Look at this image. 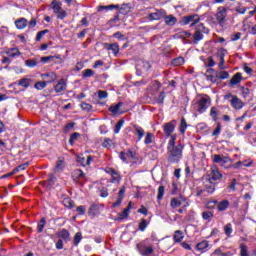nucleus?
Segmentation results:
<instances>
[{"label": "nucleus", "mask_w": 256, "mask_h": 256, "mask_svg": "<svg viewBox=\"0 0 256 256\" xmlns=\"http://www.w3.org/2000/svg\"><path fill=\"white\" fill-rule=\"evenodd\" d=\"M15 25H16V29H25V27H27L29 21L26 18H19L17 20H15Z\"/></svg>", "instance_id": "25"}, {"label": "nucleus", "mask_w": 256, "mask_h": 256, "mask_svg": "<svg viewBox=\"0 0 256 256\" xmlns=\"http://www.w3.org/2000/svg\"><path fill=\"white\" fill-rule=\"evenodd\" d=\"M104 9H106V11L109 10H113V9H119V5H108V6H99L98 7V11H104Z\"/></svg>", "instance_id": "47"}, {"label": "nucleus", "mask_w": 256, "mask_h": 256, "mask_svg": "<svg viewBox=\"0 0 256 256\" xmlns=\"http://www.w3.org/2000/svg\"><path fill=\"white\" fill-rule=\"evenodd\" d=\"M164 101H165V92L162 91L160 92L158 98L156 99V103L158 105H163Z\"/></svg>", "instance_id": "56"}, {"label": "nucleus", "mask_w": 256, "mask_h": 256, "mask_svg": "<svg viewBox=\"0 0 256 256\" xmlns=\"http://www.w3.org/2000/svg\"><path fill=\"white\" fill-rule=\"evenodd\" d=\"M163 195H165V186H159L157 195L158 201H161V199H163Z\"/></svg>", "instance_id": "54"}, {"label": "nucleus", "mask_w": 256, "mask_h": 256, "mask_svg": "<svg viewBox=\"0 0 256 256\" xmlns=\"http://www.w3.org/2000/svg\"><path fill=\"white\" fill-rule=\"evenodd\" d=\"M149 225V223H147L146 219H142L141 222L139 223L138 229L140 231H145L147 229V226Z\"/></svg>", "instance_id": "52"}, {"label": "nucleus", "mask_w": 256, "mask_h": 256, "mask_svg": "<svg viewBox=\"0 0 256 256\" xmlns=\"http://www.w3.org/2000/svg\"><path fill=\"white\" fill-rule=\"evenodd\" d=\"M165 25H168V27H173V25L177 24V17L173 15H167L164 16Z\"/></svg>", "instance_id": "20"}, {"label": "nucleus", "mask_w": 256, "mask_h": 256, "mask_svg": "<svg viewBox=\"0 0 256 256\" xmlns=\"http://www.w3.org/2000/svg\"><path fill=\"white\" fill-rule=\"evenodd\" d=\"M164 134L166 137H173V132L175 131V121L167 122L163 125Z\"/></svg>", "instance_id": "10"}, {"label": "nucleus", "mask_w": 256, "mask_h": 256, "mask_svg": "<svg viewBox=\"0 0 256 256\" xmlns=\"http://www.w3.org/2000/svg\"><path fill=\"white\" fill-rule=\"evenodd\" d=\"M76 211H77L78 215H85L87 208L85 206H78L76 208Z\"/></svg>", "instance_id": "64"}, {"label": "nucleus", "mask_w": 256, "mask_h": 256, "mask_svg": "<svg viewBox=\"0 0 256 256\" xmlns=\"http://www.w3.org/2000/svg\"><path fill=\"white\" fill-rule=\"evenodd\" d=\"M212 161L220 165V167H224L225 169H227L229 167V165L227 164L231 163V158L229 156L215 154L212 156Z\"/></svg>", "instance_id": "6"}, {"label": "nucleus", "mask_w": 256, "mask_h": 256, "mask_svg": "<svg viewBox=\"0 0 256 256\" xmlns=\"http://www.w3.org/2000/svg\"><path fill=\"white\" fill-rule=\"evenodd\" d=\"M95 75V72L91 69H86L82 72V76L87 78V77H93Z\"/></svg>", "instance_id": "60"}, {"label": "nucleus", "mask_w": 256, "mask_h": 256, "mask_svg": "<svg viewBox=\"0 0 256 256\" xmlns=\"http://www.w3.org/2000/svg\"><path fill=\"white\" fill-rule=\"evenodd\" d=\"M6 55L12 59H15V57H19L21 55V51H19L18 48H10L6 51Z\"/></svg>", "instance_id": "27"}, {"label": "nucleus", "mask_w": 256, "mask_h": 256, "mask_svg": "<svg viewBox=\"0 0 256 256\" xmlns=\"http://www.w3.org/2000/svg\"><path fill=\"white\" fill-rule=\"evenodd\" d=\"M25 65L26 67H30V68L37 67V65H39V59L37 58L28 59L25 61Z\"/></svg>", "instance_id": "34"}, {"label": "nucleus", "mask_w": 256, "mask_h": 256, "mask_svg": "<svg viewBox=\"0 0 256 256\" xmlns=\"http://www.w3.org/2000/svg\"><path fill=\"white\" fill-rule=\"evenodd\" d=\"M122 106H123V103L118 102L116 105L110 106L108 111H110V113H113V115H117V113H119V110L121 109Z\"/></svg>", "instance_id": "32"}, {"label": "nucleus", "mask_w": 256, "mask_h": 256, "mask_svg": "<svg viewBox=\"0 0 256 256\" xmlns=\"http://www.w3.org/2000/svg\"><path fill=\"white\" fill-rule=\"evenodd\" d=\"M205 35H209V28L203 23H199L195 26V32L192 34L193 45H199V41H203Z\"/></svg>", "instance_id": "3"}, {"label": "nucleus", "mask_w": 256, "mask_h": 256, "mask_svg": "<svg viewBox=\"0 0 256 256\" xmlns=\"http://www.w3.org/2000/svg\"><path fill=\"white\" fill-rule=\"evenodd\" d=\"M78 163H80L83 167H87V165H91V161H93V157L87 156L86 158L84 156H78L77 157Z\"/></svg>", "instance_id": "22"}, {"label": "nucleus", "mask_w": 256, "mask_h": 256, "mask_svg": "<svg viewBox=\"0 0 256 256\" xmlns=\"http://www.w3.org/2000/svg\"><path fill=\"white\" fill-rule=\"evenodd\" d=\"M50 7L54 13H59L63 9V3L59 0H52Z\"/></svg>", "instance_id": "21"}, {"label": "nucleus", "mask_w": 256, "mask_h": 256, "mask_svg": "<svg viewBox=\"0 0 256 256\" xmlns=\"http://www.w3.org/2000/svg\"><path fill=\"white\" fill-rule=\"evenodd\" d=\"M217 204V209L220 212L227 211V209L229 208V200H222Z\"/></svg>", "instance_id": "29"}, {"label": "nucleus", "mask_w": 256, "mask_h": 256, "mask_svg": "<svg viewBox=\"0 0 256 256\" xmlns=\"http://www.w3.org/2000/svg\"><path fill=\"white\" fill-rule=\"evenodd\" d=\"M216 78L217 79H221V80L229 79V72H227V71H220V72H218L216 74Z\"/></svg>", "instance_id": "44"}, {"label": "nucleus", "mask_w": 256, "mask_h": 256, "mask_svg": "<svg viewBox=\"0 0 256 256\" xmlns=\"http://www.w3.org/2000/svg\"><path fill=\"white\" fill-rule=\"evenodd\" d=\"M155 137V135H153V133H147L144 143L145 145H151V143H153V138Z\"/></svg>", "instance_id": "50"}, {"label": "nucleus", "mask_w": 256, "mask_h": 256, "mask_svg": "<svg viewBox=\"0 0 256 256\" xmlns=\"http://www.w3.org/2000/svg\"><path fill=\"white\" fill-rule=\"evenodd\" d=\"M222 179H223V174H221V172L219 171V168H217V166L212 167L208 180L214 182V181H221Z\"/></svg>", "instance_id": "9"}, {"label": "nucleus", "mask_w": 256, "mask_h": 256, "mask_svg": "<svg viewBox=\"0 0 256 256\" xmlns=\"http://www.w3.org/2000/svg\"><path fill=\"white\" fill-rule=\"evenodd\" d=\"M101 213V206L99 204H92L88 209V215L95 217Z\"/></svg>", "instance_id": "17"}, {"label": "nucleus", "mask_w": 256, "mask_h": 256, "mask_svg": "<svg viewBox=\"0 0 256 256\" xmlns=\"http://www.w3.org/2000/svg\"><path fill=\"white\" fill-rule=\"evenodd\" d=\"M104 49H107V51H111L114 53V55H119V44L118 43H104L103 44Z\"/></svg>", "instance_id": "16"}, {"label": "nucleus", "mask_w": 256, "mask_h": 256, "mask_svg": "<svg viewBox=\"0 0 256 256\" xmlns=\"http://www.w3.org/2000/svg\"><path fill=\"white\" fill-rule=\"evenodd\" d=\"M209 247V241L204 240L196 245L197 251H204V249H207Z\"/></svg>", "instance_id": "37"}, {"label": "nucleus", "mask_w": 256, "mask_h": 256, "mask_svg": "<svg viewBox=\"0 0 256 256\" xmlns=\"http://www.w3.org/2000/svg\"><path fill=\"white\" fill-rule=\"evenodd\" d=\"M80 106L83 111H91V109H93V106L87 102H82Z\"/></svg>", "instance_id": "63"}, {"label": "nucleus", "mask_w": 256, "mask_h": 256, "mask_svg": "<svg viewBox=\"0 0 256 256\" xmlns=\"http://www.w3.org/2000/svg\"><path fill=\"white\" fill-rule=\"evenodd\" d=\"M185 239V235L183 234V231L181 230H176L174 232V242L175 243H181Z\"/></svg>", "instance_id": "30"}, {"label": "nucleus", "mask_w": 256, "mask_h": 256, "mask_svg": "<svg viewBox=\"0 0 256 256\" xmlns=\"http://www.w3.org/2000/svg\"><path fill=\"white\" fill-rule=\"evenodd\" d=\"M126 157H127L128 160L131 159L132 161L135 162V160L137 159V152H135V150L129 149L126 152Z\"/></svg>", "instance_id": "40"}, {"label": "nucleus", "mask_w": 256, "mask_h": 256, "mask_svg": "<svg viewBox=\"0 0 256 256\" xmlns=\"http://www.w3.org/2000/svg\"><path fill=\"white\" fill-rule=\"evenodd\" d=\"M45 225H47V219L45 217L41 218L37 225V232L43 233V229H45Z\"/></svg>", "instance_id": "33"}, {"label": "nucleus", "mask_w": 256, "mask_h": 256, "mask_svg": "<svg viewBox=\"0 0 256 256\" xmlns=\"http://www.w3.org/2000/svg\"><path fill=\"white\" fill-rule=\"evenodd\" d=\"M224 233L227 237H231V233H233V228L231 227V223H228L224 226Z\"/></svg>", "instance_id": "49"}, {"label": "nucleus", "mask_w": 256, "mask_h": 256, "mask_svg": "<svg viewBox=\"0 0 256 256\" xmlns=\"http://www.w3.org/2000/svg\"><path fill=\"white\" fill-rule=\"evenodd\" d=\"M219 115H221V112L219 111V109L217 107L213 106L210 109V117H211L212 121L217 123V121H219Z\"/></svg>", "instance_id": "23"}, {"label": "nucleus", "mask_w": 256, "mask_h": 256, "mask_svg": "<svg viewBox=\"0 0 256 256\" xmlns=\"http://www.w3.org/2000/svg\"><path fill=\"white\" fill-rule=\"evenodd\" d=\"M221 135V123L218 122L215 130L212 133V137H219Z\"/></svg>", "instance_id": "55"}, {"label": "nucleus", "mask_w": 256, "mask_h": 256, "mask_svg": "<svg viewBox=\"0 0 256 256\" xmlns=\"http://www.w3.org/2000/svg\"><path fill=\"white\" fill-rule=\"evenodd\" d=\"M42 77L46 83H53V81L57 80V74L54 72L43 74Z\"/></svg>", "instance_id": "26"}, {"label": "nucleus", "mask_w": 256, "mask_h": 256, "mask_svg": "<svg viewBox=\"0 0 256 256\" xmlns=\"http://www.w3.org/2000/svg\"><path fill=\"white\" fill-rule=\"evenodd\" d=\"M111 183H119L121 181V175H119V172L114 171V173L111 175Z\"/></svg>", "instance_id": "46"}, {"label": "nucleus", "mask_w": 256, "mask_h": 256, "mask_svg": "<svg viewBox=\"0 0 256 256\" xmlns=\"http://www.w3.org/2000/svg\"><path fill=\"white\" fill-rule=\"evenodd\" d=\"M82 239H83V234L81 232H77L74 236V245H75V247L79 246V243H81Z\"/></svg>", "instance_id": "41"}, {"label": "nucleus", "mask_w": 256, "mask_h": 256, "mask_svg": "<svg viewBox=\"0 0 256 256\" xmlns=\"http://www.w3.org/2000/svg\"><path fill=\"white\" fill-rule=\"evenodd\" d=\"M137 251L140 253L142 256H151L154 253L153 245L147 243V241H142L139 242L137 245Z\"/></svg>", "instance_id": "4"}, {"label": "nucleus", "mask_w": 256, "mask_h": 256, "mask_svg": "<svg viewBox=\"0 0 256 256\" xmlns=\"http://www.w3.org/2000/svg\"><path fill=\"white\" fill-rule=\"evenodd\" d=\"M184 63H185V58L183 57L174 58L172 60V65H174L175 67H181V65H183Z\"/></svg>", "instance_id": "39"}, {"label": "nucleus", "mask_w": 256, "mask_h": 256, "mask_svg": "<svg viewBox=\"0 0 256 256\" xmlns=\"http://www.w3.org/2000/svg\"><path fill=\"white\" fill-rule=\"evenodd\" d=\"M183 203H187V198H185L184 196L172 198L170 201V207H172V209H177V207H181Z\"/></svg>", "instance_id": "12"}, {"label": "nucleus", "mask_w": 256, "mask_h": 256, "mask_svg": "<svg viewBox=\"0 0 256 256\" xmlns=\"http://www.w3.org/2000/svg\"><path fill=\"white\" fill-rule=\"evenodd\" d=\"M57 15V19H65V17H67V11L63 10V8L61 10H59V12L55 13Z\"/></svg>", "instance_id": "59"}, {"label": "nucleus", "mask_w": 256, "mask_h": 256, "mask_svg": "<svg viewBox=\"0 0 256 256\" xmlns=\"http://www.w3.org/2000/svg\"><path fill=\"white\" fill-rule=\"evenodd\" d=\"M56 235L57 237H59V239H63L64 241H69V239L71 238V233L65 228L58 231Z\"/></svg>", "instance_id": "19"}, {"label": "nucleus", "mask_w": 256, "mask_h": 256, "mask_svg": "<svg viewBox=\"0 0 256 256\" xmlns=\"http://www.w3.org/2000/svg\"><path fill=\"white\" fill-rule=\"evenodd\" d=\"M204 191H206V193H208V195H212V193H215V182L207 179L204 182Z\"/></svg>", "instance_id": "15"}, {"label": "nucleus", "mask_w": 256, "mask_h": 256, "mask_svg": "<svg viewBox=\"0 0 256 256\" xmlns=\"http://www.w3.org/2000/svg\"><path fill=\"white\" fill-rule=\"evenodd\" d=\"M55 181H57V178L55 177V175L49 174V175H48V180H47L48 185H49L50 187H53V185H55Z\"/></svg>", "instance_id": "58"}, {"label": "nucleus", "mask_w": 256, "mask_h": 256, "mask_svg": "<svg viewBox=\"0 0 256 256\" xmlns=\"http://www.w3.org/2000/svg\"><path fill=\"white\" fill-rule=\"evenodd\" d=\"M193 106L195 111L203 114L211 107V97L207 94H201L200 98L193 102Z\"/></svg>", "instance_id": "2"}, {"label": "nucleus", "mask_w": 256, "mask_h": 256, "mask_svg": "<svg viewBox=\"0 0 256 256\" xmlns=\"http://www.w3.org/2000/svg\"><path fill=\"white\" fill-rule=\"evenodd\" d=\"M218 68L221 69V71H224V69H226V67H225V54L224 53L220 54V63L218 64Z\"/></svg>", "instance_id": "48"}, {"label": "nucleus", "mask_w": 256, "mask_h": 256, "mask_svg": "<svg viewBox=\"0 0 256 256\" xmlns=\"http://www.w3.org/2000/svg\"><path fill=\"white\" fill-rule=\"evenodd\" d=\"M216 21L223 27L227 21V8L219 7L216 12Z\"/></svg>", "instance_id": "7"}, {"label": "nucleus", "mask_w": 256, "mask_h": 256, "mask_svg": "<svg viewBox=\"0 0 256 256\" xmlns=\"http://www.w3.org/2000/svg\"><path fill=\"white\" fill-rule=\"evenodd\" d=\"M243 81V76L241 72H237L231 79H230V85L233 87L235 85H239Z\"/></svg>", "instance_id": "24"}, {"label": "nucleus", "mask_w": 256, "mask_h": 256, "mask_svg": "<svg viewBox=\"0 0 256 256\" xmlns=\"http://www.w3.org/2000/svg\"><path fill=\"white\" fill-rule=\"evenodd\" d=\"M65 168V160L63 159H59L56 163V169L58 171H63V169Z\"/></svg>", "instance_id": "53"}, {"label": "nucleus", "mask_w": 256, "mask_h": 256, "mask_svg": "<svg viewBox=\"0 0 256 256\" xmlns=\"http://www.w3.org/2000/svg\"><path fill=\"white\" fill-rule=\"evenodd\" d=\"M201 21V17L197 14L183 16L180 20V25H189L190 27H197L199 22Z\"/></svg>", "instance_id": "5"}, {"label": "nucleus", "mask_w": 256, "mask_h": 256, "mask_svg": "<svg viewBox=\"0 0 256 256\" xmlns=\"http://www.w3.org/2000/svg\"><path fill=\"white\" fill-rule=\"evenodd\" d=\"M125 123V120L121 119L117 122L115 128H114V133H119L121 131V127H123V124Z\"/></svg>", "instance_id": "57"}, {"label": "nucleus", "mask_w": 256, "mask_h": 256, "mask_svg": "<svg viewBox=\"0 0 256 256\" xmlns=\"http://www.w3.org/2000/svg\"><path fill=\"white\" fill-rule=\"evenodd\" d=\"M47 33H49L48 29L38 32L36 35V41H41V39H43V35H47Z\"/></svg>", "instance_id": "62"}, {"label": "nucleus", "mask_w": 256, "mask_h": 256, "mask_svg": "<svg viewBox=\"0 0 256 256\" xmlns=\"http://www.w3.org/2000/svg\"><path fill=\"white\" fill-rule=\"evenodd\" d=\"M63 204L65 207H68V209H73V207H75V202H73L71 198H65Z\"/></svg>", "instance_id": "42"}, {"label": "nucleus", "mask_w": 256, "mask_h": 256, "mask_svg": "<svg viewBox=\"0 0 256 256\" xmlns=\"http://www.w3.org/2000/svg\"><path fill=\"white\" fill-rule=\"evenodd\" d=\"M185 145L177 144V135L173 134L167 144V161L168 163H179L183 159V150Z\"/></svg>", "instance_id": "1"}, {"label": "nucleus", "mask_w": 256, "mask_h": 256, "mask_svg": "<svg viewBox=\"0 0 256 256\" xmlns=\"http://www.w3.org/2000/svg\"><path fill=\"white\" fill-rule=\"evenodd\" d=\"M231 107L236 110L243 109L245 104L243 103L242 99H239V97L234 96L233 99L230 100Z\"/></svg>", "instance_id": "13"}, {"label": "nucleus", "mask_w": 256, "mask_h": 256, "mask_svg": "<svg viewBox=\"0 0 256 256\" xmlns=\"http://www.w3.org/2000/svg\"><path fill=\"white\" fill-rule=\"evenodd\" d=\"M248 251H249V249L247 248V245L240 244V255L241 256H249Z\"/></svg>", "instance_id": "51"}, {"label": "nucleus", "mask_w": 256, "mask_h": 256, "mask_svg": "<svg viewBox=\"0 0 256 256\" xmlns=\"http://www.w3.org/2000/svg\"><path fill=\"white\" fill-rule=\"evenodd\" d=\"M186 129H187V121L185 120V118H182L180 123V133H185Z\"/></svg>", "instance_id": "61"}, {"label": "nucleus", "mask_w": 256, "mask_h": 256, "mask_svg": "<svg viewBox=\"0 0 256 256\" xmlns=\"http://www.w3.org/2000/svg\"><path fill=\"white\" fill-rule=\"evenodd\" d=\"M165 15H167V11L160 9L150 13L147 19L148 21H161V19H164Z\"/></svg>", "instance_id": "8"}, {"label": "nucleus", "mask_w": 256, "mask_h": 256, "mask_svg": "<svg viewBox=\"0 0 256 256\" xmlns=\"http://www.w3.org/2000/svg\"><path fill=\"white\" fill-rule=\"evenodd\" d=\"M35 89H37L38 91H41L43 89H45L47 87V82L46 81H39L36 82L34 85Z\"/></svg>", "instance_id": "43"}, {"label": "nucleus", "mask_w": 256, "mask_h": 256, "mask_svg": "<svg viewBox=\"0 0 256 256\" xmlns=\"http://www.w3.org/2000/svg\"><path fill=\"white\" fill-rule=\"evenodd\" d=\"M214 214L213 211H204L202 212V219H204V221H207L208 223H211V220L213 219Z\"/></svg>", "instance_id": "31"}, {"label": "nucleus", "mask_w": 256, "mask_h": 256, "mask_svg": "<svg viewBox=\"0 0 256 256\" xmlns=\"http://www.w3.org/2000/svg\"><path fill=\"white\" fill-rule=\"evenodd\" d=\"M29 167V162H26L24 164L18 165L16 168L13 169L12 173H19V171H25Z\"/></svg>", "instance_id": "38"}, {"label": "nucleus", "mask_w": 256, "mask_h": 256, "mask_svg": "<svg viewBox=\"0 0 256 256\" xmlns=\"http://www.w3.org/2000/svg\"><path fill=\"white\" fill-rule=\"evenodd\" d=\"M72 179L75 183H83L85 180V173L81 169H76L72 172Z\"/></svg>", "instance_id": "11"}, {"label": "nucleus", "mask_w": 256, "mask_h": 256, "mask_svg": "<svg viewBox=\"0 0 256 256\" xmlns=\"http://www.w3.org/2000/svg\"><path fill=\"white\" fill-rule=\"evenodd\" d=\"M19 87H24L27 89L31 85V80L29 78H23L18 81Z\"/></svg>", "instance_id": "36"}, {"label": "nucleus", "mask_w": 256, "mask_h": 256, "mask_svg": "<svg viewBox=\"0 0 256 256\" xmlns=\"http://www.w3.org/2000/svg\"><path fill=\"white\" fill-rule=\"evenodd\" d=\"M102 147H104L105 149H112L113 147H115V143H113V140H111L110 138H105L102 143Z\"/></svg>", "instance_id": "35"}, {"label": "nucleus", "mask_w": 256, "mask_h": 256, "mask_svg": "<svg viewBox=\"0 0 256 256\" xmlns=\"http://www.w3.org/2000/svg\"><path fill=\"white\" fill-rule=\"evenodd\" d=\"M190 37H192V34L189 31H182L178 34V39H190Z\"/></svg>", "instance_id": "45"}, {"label": "nucleus", "mask_w": 256, "mask_h": 256, "mask_svg": "<svg viewBox=\"0 0 256 256\" xmlns=\"http://www.w3.org/2000/svg\"><path fill=\"white\" fill-rule=\"evenodd\" d=\"M134 131L138 135V141H141L145 137V130L141 126L134 125Z\"/></svg>", "instance_id": "28"}, {"label": "nucleus", "mask_w": 256, "mask_h": 256, "mask_svg": "<svg viewBox=\"0 0 256 256\" xmlns=\"http://www.w3.org/2000/svg\"><path fill=\"white\" fill-rule=\"evenodd\" d=\"M67 89V81L64 78H61L58 83L54 86L55 93H63Z\"/></svg>", "instance_id": "14"}, {"label": "nucleus", "mask_w": 256, "mask_h": 256, "mask_svg": "<svg viewBox=\"0 0 256 256\" xmlns=\"http://www.w3.org/2000/svg\"><path fill=\"white\" fill-rule=\"evenodd\" d=\"M132 202L128 203L126 209L123 210L122 213L119 214V217L116 218V221H123V219H127L129 217V213L131 212Z\"/></svg>", "instance_id": "18"}]
</instances>
